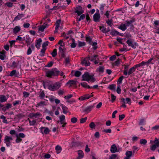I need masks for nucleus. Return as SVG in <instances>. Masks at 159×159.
Here are the masks:
<instances>
[{"label":"nucleus","instance_id":"12","mask_svg":"<svg viewBox=\"0 0 159 159\" xmlns=\"http://www.w3.org/2000/svg\"><path fill=\"white\" fill-rule=\"evenodd\" d=\"M76 82L77 81L75 80H70L67 82L66 84L70 87L72 86L76 85Z\"/></svg>","mask_w":159,"mask_h":159},{"label":"nucleus","instance_id":"64","mask_svg":"<svg viewBox=\"0 0 159 159\" xmlns=\"http://www.w3.org/2000/svg\"><path fill=\"white\" fill-rule=\"evenodd\" d=\"M153 130H158L159 129V125H156L152 128Z\"/></svg>","mask_w":159,"mask_h":159},{"label":"nucleus","instance_id":"27","mask_svg":"<svg viewBox=\"0 0 159 159\" xmlns=\"http://www.w3.org/2000/svg\"><path fill=\"white\" fill-rule=\"evenodd\" d=\"M48 26V25L47 24L44 23V24L42 26H40L39 28V30H44Z\"/></svg>","mask_w":159,"mask_h":159},{"label":"nucleus","instance_id":"54","mask_svg":"<svg viewBox=\"0 0 159 159\" xmlns=\"http://www.w3.org/2000/svg\"><path fill=\"white\" fill-rule=\"evenodd\" d=\"M157 147V146L155 144H154L151 146V147L150 148V149L151 150L154 151L156 148Z\"/></svg>","mask_w":159,"mask_h":159},{"label":"nucleus","instance_id":"63","mask_svg":"<svg viewBox=\"0 0 159 159\" xmlns=\"http://www.w3.org/2000/svg\"><path fill=\"white\" fill-rule=\"evenodd\" d=\"M86 41L91 44V39L89 37H86Z\"/></svg>","mask_w":159,"mask_h":159},{"label":"nucleus","instance_id":"16","mask_svg":"<svg viewBox=\"0 0 159 159\" xmlns=\"http://www.w3.org/2000/svg\"><path fill=\"white\" fill-rule=\"evenodd\" d=\"M78 157L77 159H80L82 158L84 156V154L83 152L81 150H79L78 151Z\"/></svg>","mask_w":159,"mask_h":159},{"label":"nucleus","instance_id":"5","mask_svg":"<svg viewBox=\"0 0 159 159\" xmlns=\"http://www.w3.org/2000/svg\"><path fill=\"white\" fill-rule=\"evenodd\" d=\"M41 114L39 112H37L36 113H30L28 117L32 119H34L41 117Z\"/></svg>","mask_w":159,"mask_h":159},{"label":"nucleus","instance_id":"45","mask_svg":"<svg viewBox=\"0 0 159 159\" xmlns=\"http://www.w3.org/2000/svg\"><path fill=\"white\" fill-rule=\"evenodd\" d=\"M49 43V42L48 41H46L44 42L42 45V47L43 48H46V47L47 46L48 44Z\"/></svg>","mask_w":159,"mask_h":159},{"label":"nucleus","instance_id":"52","mask_svg":"<svg viewBox=\"0 0 159 159\" xmlns=\"http://www.w3.org/2000/svg\"><path fill=\"white\" fill-rule=\"evenodd\" d=\"M77 120V119L75 117H72L71 119V122L73 123H76Z\"/></svg>","mask_w":159,"mask_h":159},{"label":"nucleus","instance_id":"11","mask_svg":"<svg viewBox=\"0 0 159 159\" xmlns=\"http://www.w3.org/2000/svg\"><path fill=\"white\" fill-rule=\"evenodd\" d=\"M40 129L42 134L44 133L45 134H48L50 131L48 128L44 127H41Z\"/></svg>","mask_w":159,"mask_h":159},{"label":"nucleus","instance_id":"15","mask_svg":"<svg viewBox=\"0 0 159 159\" xmlns=\"http://www.w3.org/2000/svg\"><path fill=\"white\" fill-rule=\"evenodd\" d=\"M111 34L112 36H116L117 35L123 36V34L122 33H120L118 32L116 30H112L110 33Z\"/></svg>","mask_w":159,"mask_h":159},{"label":"nucleus","instance_id":"23","mask_svg":"<svg viewBox=\"0 0 159 159\" xmlns=\"http://www.w3.org/2000/svg\"><path fill=\"white\" fill-rule=\"evenodd\" d=\"M39 97H40V98L41 99H43L45 97V93H44L43 91L41 92L40 93L39 95ZM45 97L46 98H48V97L47 96H46Z\"/></svg>","mask_w":159,"mask_h":159},{"label":"nucleus","instance_id":"8","mask_svg":"<svg viewBox=\"0 0 159 159\" xmlns=\"http://www.w3.org/2000/svg\"><path fill=\"white\" fill-rule=\"evenodd\" d=\"M100 15L98 11V12L95 13L93 16V20L96 22H99L100 19Z\"/></svg>","mask_w":159,"mask_h":159},{"label":"nucleus","instance_id":"17","mask_svg":"<svg viewBox=\"0 0 159 159\" xmlns=\"http://www.w3.org/2000/svg\"><path fill=\"white\" fill-rule=\"evenodd\" d=\"M93 107V106H88L84 109L83 111L87 113H88L92 110Z\"/></svg>","mask_w":159,"mask_h":159},{"label":"nucleus","instance_id":"43","mask_svg":"<svg viewBox=\"0 0 159 159\" xmlns=\"http://www.w3.org/2000/svg\"><path fill=\"white\" fill-rule=\"evenodd\" d=\"M102 132L106 133H111V130L110 129H105L102 130Z\"/></svg>","mask_w":159,"mask_h":159},{"label":"nucleus","instance_id":"2","mask_svg":"<svg viewBox=\"0 0 159 159\" xmlns=\"http://www.w3.org/2000/svg\"><path fill=\"white\" fill-rule=\"evenodd\" d=\"M56 70V69L55 68L46 71V76L49 78H52L53 76H57L59 73V71Z\"/></svg>","mask_w":159,"mask_h":159},{"label":"nucleus","instance_id":"30","mask_svg":"<svg viewBox=\"0 0 159 159\" xmlns=\"http://www.w3.org/2000/svg\"><path fill=\"white\" fill-rule=\"evenodd\" d=\"M104 67L103 66H100L97 69V71L102 73L104 71Z\"/></svg>","mask_w":159,"mask_h":159},{"label":"nucleus","instance_id":"35","mask_svg":"<svg viewBox=\"0 0 159 159\" xmlns=\"http://www.w3.org/2000/svg\"><path fill=\"white\" fill-rule=\"evenodd\" d=\"M24 15L23 14H19L16 16L15 17V20H19L21 17H23Z\"/></svg>","mask_w":159,"mask_h":159},{"label":"nucleus","instance_id":"1","mask_svg":"<svg viewBox=\"0 0 159 159\" xmlns=\"http://www.w3.org/2000/svg\"><path fill=\"white\" fill-rule=\"evenodd\" d=\"M82 80L89 81H90L92 82H93L95 81V79L93 75H90L88 72H85L82 76Z\"/></svg>","mask_w":159,"mask_h":159},{"label":"nucleus","instance_id":"39","mask_svg":"<svg viewBox=\"0 0 159 159\" xmlns=\"http://www.w3.org/2000/svg\"><path fill=\"white\" fill-rule=\"evenodd\" d=\"M89 126L91 129H95L96 125L94 122H92L89 124Z\"/></svg>","mask_w":159,"mask_h":159},{"label":"nucleus","instance_id":"3","mask_svg":"<svg viewBox=\"0 0 159 159\" xmlns=\"http://www.w3.org/2000/svg\"><path fill=\"white\" fill-rule=\"evenodd\" d=\"M135 21V20L134 19H132L129 21H126V24H121L118 28L121 30H125L127 29V27L131 25L132 23Z\"/></svg>","mask_w":159,"mask_h":159},{"label":"nucleus","instance_id":"34","mask_svg":"<svg viewBox=\"0 0 159 159\" xmlns=\"http://www.w3.org/2000/svg\"><path fill=\"white\" fill-rule=\"evenodd\" d=\"M51 55L52 57H55L57 55V50L55 49L53 50V51L52 52Z\"/></svg>","mask_w":159,"mask_h":159},{"label":"nucleus","instance_id":"9","mask_svg":"<svg viewBox=\"0 0 159 159\" xmlns=\"http://www.w3.org/2000/svg\"><path fill=\"white\" fill-rule=\"evenodd\" d=\"M66 49L65 48H62L61 47L59 48V54L62 57H65V53L66 52Z\"/></svg>","mask_w":159,"mask_h":159},{"label":"nucleus","instance_id":"38","mask_svg":"<svg viewBox=\"0 0 159 159\" xmlns=\"http://www.w3.org/2000/svg\"><path fill=\"white\" fill-rule=\"evenodd\" d=\"M132 151H127L126 153V156L128 157H130L132 155Z\"/></svg>","mask_w":159,"mask_h":159},{"label":"nucleus","instance_id":"49","mask_svg":"<svg viewBox=\"0 0 159 159\" xmlns=\"http://www.w3.org/2000/svg\"><path fill=\"white\" fill-rule=\"evenodd\" d=\"M18 66V64L15 61H14L12 63L11 67H13L14 68H16Z\"/></svg>","mask_w":159,"mask_h":159},{"label":"nucleus","instance_id":"56","mask_svg":"<svg viewBox=\"0 0 159 159\" xmlns=\"http://www.w3.org/2000/svg\"><path fill=\"white\" fill-rule=\"evenodd\" d=\"M5 5L9 7H11L13 6V3L11 2H9L6 3Z\"/></svg>","mask_w":159,"mask_h":159},{"label":"nucleus","instance_id":"7","mask_svg":"<svg viewBox=\"0 0 159 159\" xmlns=\"http://www.w3.org/2000/svg\"><path fill=\"white\" fill-rule=\"evenodd\" d=\"M90 58V57L89 56L84 58L81 61L82 64L85 66H89L90 63L89 60Z\"/></svg>","mask_w":159,"mask_h":159},{"label":"nucleus","instance_id":"22","mask_svg":"<svg viewBox=\"0 0 159 159\" xmlns=\"http://www.w3.org/2000/svg\"><path fill=\"white\" fill-rule=\"evenodd\" d=\"M7 99L5 96L1 95L0 96V102H3L6 101Z\"/></svg>","mask_w":159,"mask_h":159},{"label":"nucleus","instance_id":"31","mask_svg":"<svg viewBox=\"0 0 159 159\" xmlns=\"http://www.w3.org/2000/svg\"><path fill=\"white\" fill-rule=\"evenodd\" d=\"M61 23V20H58L57 21L55 24L56 27L55 28V30H57L59 29V25Z\"/></svg>","mask_w":159,"mask_h":159},{"label":"nucleus","instance_id":"44","mask_svg":"<svg viewBox=\"0 0 159 159\" xmlns=\"http://www.w3.org/2000/svg\"><path fill=\"white\" fill-rule=\"evenodd\" d=\"M81 72L79 71H76L75 73V75L76 77H79L81 75Z\"/></svg>","mask_w":159,"mask_h":159},{"label":"nucleus","instance_id":"32","mask_svg":"<svg viewBox=\"0 0 159 159\" xmlns=\"http://www.w3.org/2000/svg\"><path fill=\"white\" fill-rule=\"evenodd\" d=\"M108 88L111 90L115 91L116 85L114 84H112L108 87Z\"/></svg>","mask_w":159,"mask_h":159},{"label":"nucleus","instance_id":"55","mask_svg":"<svg viewBox=\"0 0 159 159\" xmlns=\"http://www.w3.org/2000/svg\"><path fill=\"white\" fill-rule=\"evenodd\" d=\"M85 99H87L89 98H91L93 96V95H90L89 94H86L84 95Z\"/></svg>","mask_w":159,"mask_h":159},{"label":"nucleus","instance_id":"58","mask_svg":"<svg viewBox=\"0 0 159 159\" xmlns=\"http://www.w3.org/2000/svg\"><path fill=\"white\" fill-rule=\"evenodd\" d=\"M119 120H122L125 117V115L124 114H122L121 115H119Z\"/></svg>","mask_w":159,"mask_h":159},{"label":"nucleus","instance_id":"53","mask_svg":"<svg viewBox=\"0 0 159 159\" xmlns=\"http://www.w3.org/2000/svg\"><path fill=\"white\" fill-rule=\"evenodd\" d=\"M60 120H61V121H65V116L64 115H61V116H60Z\"/></svg>","mask_w":159,"mask_h":159},{"label":"nucleus","instance_id":"6","mask_svg":"<svg viewBox=\"0 0 159 159\" xmlns=\"http://www.w3.org/2000/svg\"><path fill=\"white\" fill-rule=\"evenodd\" d=\"M13 140L12 137L6 136L4 139V142L7 147L10 146L11 145L10 141Z\"/></svg>","mask_w":159,"mask_h":159},{"label":"nucleus","instance_id":"47","mask_svg":"<svg viewBox=\"0 0 159 159\" xmlns=\"http://www.w3.org/2000/svg\"><path fill=\"white\" fill-rule=\"evenodd\" d=\"M11 105L10 103H8L7 104V106L4 107V109L5 110L11 108Z\"/></svg>","mask_w":159,"mask_h":159},{"label":"nucleus","instance_id":"25","mask_svg":"<svg viewBox=\"0 0 159 159\" xmlns=\"http://www.w3.org/2000/svg\"><path fill=\"white\" fill-rule=\"evenodd\" d=\"M55 149L57 153H59L62 150L61 147L59 145H57L56 146Z\"/></svg>","mask_w":159,"mask_h":159},{"label":"nucleus","instance_id":"46","mask_svg":"<svg viewBox=\"0 0 159 159\" xmlns=\"http://www.w3.org/2000/svg\"><path fill=\"white\" fill-rule=\"evenodd\" d=\"M73 97V95L71 94H69L64 97V98L68 100L70 98H71Z\"/></svg>","mask_w":159,"mask_h":159},{"label":"nucleus","instance_id":"48","mask_svg":"<svg viewBox=\"0 0 159 159\" xmlns=\"http://www.w3.org/2000/svg\"><path fill=\"white\" fill-rule=\"evenodd\" d=\"M76 45V43H75V41L74 39H72V43L71 45V47L72 48H75Z\"/></svg>","mask_w":159,"mask_h":159},{"label":"nucleus","instance_id":"33","mask_svg":"<svg viewBox=\"0 0 159 159\" xmlns=\"http://www.w3.org/2000/svg\"><path fill=\"white\" fill-rule=\"evenodd\" d=\"M154 143L157 147H159V139L156 138L154 141Z\"/></svg>","mask_w":159,"mask_h":159},{"label":"nucleus","instance_id":"57","mask_svg":"<svg viewBox=\"0 0 159 159\" xmlns=\"http://www.w3.org/2000/svg\"><path fill=\"white\" fill-rule=\"evenodd\" d=\"M85 45V43L84 42H79L78 43V46L79 47H80Z\"/></svg>","mask_w":159,"mask_h":159},{"label":"nucleus","instance_id":"18","mask_svg":"<svg viewBox=\"0 0 159 159\" xmlns=\"http://www.w3.org/2000/svg\"><path fill=\"white\" fill-rule=\"evenodd\" d=\"M46 105V102L44 101H41L39 103L37 104L36 105V107H43Z\"/></svg>","mask_w":159,"mask_h":159},{"label":"nucleus","instance_id":"28","mask_svg":"<svg viewBox=\"0 0 159 159\" xmlns=\"http://www.w3.org/2000/svg\"><path fill=\"white\" fill-rule=\"evenodd\" d=\"M145 65L146 64L145 63V62L142 61V62L135 65L134 66L136 68H137L139 67Z\"/></svg>","mask_w":159,"mask_h":159},{"label":"nucleus","instance_id":"37","mask_svg":"<svg viewBox=\"0 0 159 159\" xmlns=\"http://www.w3.org/2000/svg\"><path fill=\"white\" fill-rule=\"evenodd\" d=\"M147 143V141L144 139H142L140 140V143L141 144L145 145Z\"/></svg>","mask_w":159,"mask_h":159},{"label":"nucleus","instance_id":"29","mask_svg":"<svg viewBox=\"0 0 159 159\" xmlns=\"http://www.w3.org/2000/svg\"><path fill=\"white\" fill-rule=\"evenodd\" d=\"M28 119L29 121V124L30 125H34L36 123V120H34L32 121H31L29 118H28Z\"/></svg>","mask_w":159,"mask_h":159},{"label":"nucleus","instance_id":"4","mask_svg":"<svg viewBox=\"0 0 159 159\" xmlns=\"http://www.w3.org/2000/svg\"><path fill=\"white\" fill-rule=\"evenodd\" d=\"M61 84L59 82H57L53 85H50L48 87V89L52 91H54L58 89L61 86Z\"/></svg>","mask_w":159,"mask_h":159},{"label":"nucleus","instance_id":"41","mask_svg":"<svg viewBox=\"0 0 159 159\" xmlns=\"http://www.w3.org/2000/svg\"><path fill=\"white\" fill-rule=\"evenodd\" d=\"M16 136L17 138L16 140V142L17 143L20 142L22 140V139L18 137V135L17 134H16Z\"/></svg>","mask_w":159,"mask_h":159},{"label":"nucleus","instance_id":"60","mask_svg":"<svg viewBox=\"0 0 159 159\" xmlns=\"http://www.w3.org/2000/svg\"><path fill=\"white\" fill-rule=\"evenodd\" d=\"M125 101H126L127 103L129 105H130L131 104V101L130 98H125Z\"/></svg>","mask_w":159,"mask_h":159},{"label":"nucleus","instance_id":"26","mask_svg":"<svg viewBox=\"0 0 159 159\" xmlns=\"http://www.w3.org/2000/svg\"><path fill=\"white\" fill-rule=\"evenodd\" d=\"M62 107L63 113L65 114H66L68 112V108L66 106H62Z\"/></svg>","mask_w":159,"mask_h":159},{"label":"nucleus","instance_id":"24","mask_svg":"<svg viewBox=\"0 0 159 159\" xmlns=\"http://www.w3.org/2000/svg\"><path fill=\"white\" fill-rule=\"evenodd\" d=\"M98 55H94L91 57L90 58L89 60L91 61H94L96 60V58L98 57Z\"/></svg>","mask_w":159,"mask_h":159},{"label":"nucleus","instance_id":"62","mask_svg":"<svg viewBox=\"0 0 159 159\" xmlns=\"http://www.w3.org/2000/svg\"><path fill=\"white\" fill-rule=\"evenodd\" d=\"M85 17V15L84 14H82L80 16L79 19L78 20V21H80L81 20L84 19Z\"/></svg>","mask_w":159,"mask_h":159},{"label":"nucleus","instance_id":"20","mask_svg":"<svg viewBox=\"0 0 159 159\" xmlns=\"http://www.w3.org/2000/svg\"><path fill=\"white\" fill-rule=\"evenodd\" d=\"M80 85L83 87L86 88L91 89L92 88V87H90L89 85L87 84V83L85 82L81 83Z\"/></svg>","mask_w":159,"mask_h":159},{"label":"nucleus","instance_id":"19","mask_svg":"<svg viewBox=\"0 0 159 159\" xmlns=\"http://www.w3.org/2000/svg\"><path fill=\"white\" fill-rule=\"evenodd\" d=\"M127 43L128 44V45L131 46L132 48H135V47L133 44L132 43V40L131 39H128L126 41Z\"/></svg>","mask_w":159,"mask_h":159},{"label":"nucleus","instance_id":"40","mask_svg":"<svg viewBox=\"0 0 159 159\" xmlns=\"http://www.w3.org/2000/svg\"><path fill=\"white\" fill-rule=\"evenodd\" d=\"M117 155L116 154H112L110 156L109 159H117Z\"/></svg>","mask_w":159,"mask_h":159},{"label":"nucleus","instance_id":"14","mask_svg":"<svg viewBox=\"0 0 159 159\" xmlns=\"http://www.w3.org/2000/svg\"><path fill=\"white\" fill-rule=\"evenodd\" d=\"M42 42V40L41 38H39L38 39L36 40V42L35 44V46L37 49H39L40 47V45Z\"/></svg>","mask_w":159,"mask_h":159},{"label":"nucleus","instance_id":"13","mask_svg":"<svg viewBox=\"0 0 159 159\" xmlns=\"http://www.w3.org/2000/svg\"><path fill=\"white\" fill-rule=\"evenodd\" d=\"M110 151L112 153H114L118 152L117 148L115 144H114L111 146L110 149Z\"/></svg>","mask_w":159,"mask_h":159},{"label":"nucleus","instance_id":"51","mask_svg":"<svg viewBox=\"0 0 159 159\" xmlns=\"http://www.w3.org/2000/svg\"><path fill=\"white\" fill-rule=\"evenodd\" d=\"M123 78H124V76H120L119 78V79L118 80V81L117 82L118 84H121L122 82V80Z\"/></svg>","mask_w":159,"mask_h":159},{"label":"nucleus","instance_id":"21","mask_svg":"<svg viewBox=\"0 0 159 159\" xmlns=\"http://www.w3.org/2000/svg\"><path fill=\"white\" fill-rule=\"evenodd\" d=\"M136 68L135 67V66H134L133 67L130 68L129 70L128 71V75H129L133 73L134 72V71L135 70Z\"/></svg>","mask_w":159,"mask_h":159},{"label":"nucleus","instance_id":"36","mask_svg":"<svg viewBox=\"0 0 159 159\" xmlns=\"http://www.w3.org/2000/svg\"><path fill=\"white\" fill-rule=\"evenodd\" d=\"M46 48H43L41 49V53L40 54V55L41 56H44V54L45 52V51L46 50Z\"/></svg>","mask_w":159,"mask_h":159},{"label":"nucleus","instance_id":"50","mask_svg":"<svg viewBox=\"0 0 159 159\" xmlns=\"http://www.w3.org/2000/svg\"><path fill=\"white\" fill-rule=\"evenodd\" d=\"M87 118L85 117L84 118H81L80 120V122L81 123H84L87 120Z\"/></svg>","mask_w":159,"mask_h":159},{"label":"nucleus","instance_id":"10","mask_svg":"<svg viewBox=\"0 0 159 159\" xmlns=\"http://www.w3.org/2000/svg\"><path fill=\"white\" fill-rule=\"evenodd\" d=\"M75 12L77 14L78 16H80L83 13L84 11L82 10V8L80 6H78L75 9Z\"/></svg>","mask_w":159,"mask_h":159},{"label":"nucleus","instance_id":"59","mask_svg":"<svg viewBox=\"0 0 159 159\" xmlns=\"http://www.w3.org/2000/svg\"><path fill=\"white\" fill-rule=\"evenodd\" d=\"M24 97L25 98L28 97L30 93L27 92H24L23 93Z\"/></svg>","mask_w":159,"mask_h":159},{"label":"nucleus","instance_id":"42","mask_svg":"<svg viewBox=\"0 0 159 159\" xmlns=\"http://www.w3.org/2000/svg\"><path fill=\"white\" fill-rule=\"evenodd\" d=\"M16 70H13L10 73V76H13L14 75H16Z\"/></svg>","mask_w":159,"mask_h":159},{"label":"nucleus","instance_id":"61","mask_svg":"<svg viewBox=\"0 0 159 159\" xmlns=\"http://www.w3.org/2000/svg\"><path fill=\"white\" fill-rule=\"evenodd\" d=\"M85 151L87 152H90V149L89 148V146L88 145H87L86 146Z\"/></svg>","mask_w":159,"mask_h":159}]
</instances>
